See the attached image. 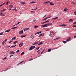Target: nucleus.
<instances>
[{"mask_svg":"<svg viewBox=\"0 0 76 76\" xmlns=\"http://www.w3.org/2000/svg\"><path fill=\"white\" fill-rule=\"evenodd\" d=\"M35 48V46H31L29 48V50H33L34 48Z\"/></svg>","mask_w":76,"mask_h":76,"instance_id":"1","label":"nucleus"},{"mask_svg":"<svg viewBox=\"0 0 76 76\" xmlns=\"http://www.w3.org/2000/svg\"><path fill=\"white\" fill-rule=\"evenodd\" d=\"M23 42H21L20 44H19V46L20 47H21L23 46Z\"/></svg>","mask_w":76,"mask_h":76,"instance_id":"2","label":"nucleus"},{"mask_svg":"<svg viewBox=\"0 0 76 76\" xmlns=\"http://www.w3.org/2000/svg\"><path fill=\"white\" fill-rule=\"evenodd\" d=\"M7 39H5V40H4L3 42H2V45H4V43H5V42H7Z\"/></svg>","mask_w":76,"mask_h":76,"instance_id":"3","label":"nucleus"},{"mask_svg":"<svg viewBox=\"0 0 76 76\" xmlns=\"http://www.w3.org/2000/svg\"><path fill=\"white\" fill-rule=\"evenodd\" d=\"M0 15L1 17H4L5 16V15H4L3 14L0 12Z\"/></svg>","mask_w":76,"mask_h":76,"instance_id":"4","label":"nucleus"},{"mask_svg":"<svg viewBox=\"0 0 76 76\" xmlns=\"http://www.w3.org/2000/svg\"><path fill=\"white\" fill-rule=\"evenodd\" d=\"M23 30L21 31H20V32H19V34H22V33H23Z\"/></svg>","mask_w":76,"mask_h":76,"instance_id":"5","label":"nucleus"},{"mask_svg":"<svg viewBox=\"0 0 76 76\" xmlns=\"http://www.w3.org/2000/svg\"><path fill=\"white\" fill-rule=\"evenodd\" d=\"M19 42L18 41H15V42H13L12 43V44H15L16 43H18Z\"/></svg>","mask_w":76,"mask_h":76,"instance_id":"6","label":"nucleus"},{"mask_svg":"<svg viewBox=\"0 0 76 76\" xmlns=\"http://www.w3.org/2000/svg\"><path fill=\"white\" fill-rule=\"evenodd\" d=\"M10 54H15V52H14L12 51L10 52Z\"/></svg>","mask_w":76,"mask_h":76,"instance_id":"7","label":"nucleus"},{"mask_svg":"<svg viewBox=\"0 0 76 76\" xmlns=\"http://www.w3.org/2000/svg\"><path fill=\"white\" fill-rule=\"evenodd\" d=\"M45 25H47L48 26H50V25H52V23H49L48 24H45Z\"/></svg>","mask_w":76,"mask_h":76,"instance_id":"8","label":"nucleus"},{"mask_svg":"<svg viewBox=\"0 0 76 76\" xmlns=\"http://www.w3.org/2000/svg\"><path fill=\"white\" fill-rule=\"evenodd\" d=\"M41 32H42V31H39V32L36 33L35 34V35H37V34H39L41 33Z\"/></svg>","mask_w":76,"mask_h":76,"instance_id":"9","label":"nucleus"},{"mask_svg":"<svg viewBox=\"0 0 76 76\" xmlns=\"http://www.w3.org/2000/svg\"><path fill=\"white\" fill-rule=\"evenodd\" d=\"M70 39H71V37H69L68 38V39H66V41L67 42H68V41H69V40H70Z\"/></svg>","mask_w":76,"mask_h":76,"instance_id":"10","label":"nucleus"},{"mask_svg":"<svg viewBox=\"0 0 76 76\" xmlns=\"http://www.w3.org/2000/svg\"><path fill=\"white\" fill-rule=\"evenodd\" d=\"M24 62V61H22V62H21L19 63H18V64H17V65L18 66V65H19L20 64H21L22 63H23Z\"/></svg>","mask_w":76,"mask_h":76,"instance_id":"11","label":"nucleus"},{"mask_svg":"<svg viewBox=\"0 0 76 76\" xmlns=\"http://www.w3.org/2000/svg\"><path fill=\"white\" fill-rule=\"evenodd\" d=\"M34 37V36H33V34H32L31 36V38L33 39Z\"/></svg>","mask_w":76,"mask_h":76,"instance_id":"12","label":"nucleus"},{"mask_svg":"<svg viewBox=\"0 0 76 76\" xmlns=\"http://www.w3.org/2000/svg\"><path fill=\"white\" fill-rule=\"evenodd\" d=\"M67 10H68V9L67 8H65L64 10V12H66V11H67Z\"/></svg>","mask_w":76,"mask_h":76,"instance_id":"13","label":"nucleus"},{"mask_svg":"<svg viewBox=\"0 0 76 76\" xmlns=\"http://www.w3.org/2000/svg\"><path fill=\"white\" fill-rule=\"evenodd\" d=\"M58 18V17H56L55 18H52V20H54V19H57Z\"/></svg>","mask_w":76,"mask_h":76,"instance_id":"14","label":"nucleus"},{"mask_svg":"<svg viewBox=\"0 0 76 76\" xmlns=\"http://www.w3.org/2000/svg\"><path fill=\"white\" fill-rule=\"evenodd\" d=\"M10 29L7 30V31H5V32H8L10 31Z\"/></svg>","mask_w":76,"mask_h":76,"instance_id":"15","label":"nucleus"},{"mask_svg":"<svg viewBox=\"0 0 76 76\" xmlns=\"http://www.w3.org/2000/svg\"><path fill=\"white\" fill-rule=\"evenodd\" d=\"M35 2H36V1H33L31 2H30L29 4L35 3Z\"/></svg>","mask_w":76,"mask_h":76,"instance_id":"16","label":"nucleus"},{"mask_svg":"<svg viewBox=\"0 0 76 76\" xmlns=\"http://www.w3.org/2000/svg\"><path fill=\"white\" fill-rule=\"evenodd\" d=\"M68 22H73V20L72 19H70L69 20Z\"/></svg>","mask_w":76,"mask_h":76,"instance_id":"17","label":"nucleus"},{"mask_svg":"<svg viewBox=\"0 0 76 76\" xmlns=\"http://www.w3.org/2000/svg\"><path fill=\"white\" fill-rule=\"evenodd\" d=\"M26 37V35H25V36L22 35L21 36V38H23Z\"/></svg>","mask_w":76,"mask_h":76,"instance_id":"18","label":"nucleus"},{"mask_svg":"<svg viewBox=\"0 0 76 76\" xmlns=\"http://www.w3.org/2000/svg\"><path fill=\"white\" fill-rule=\"evenodd\" d=\"M25 4V3L24 2H21V4L24 5Z\"/></svg>","mask_w":76,"mask_h":76,"instance_id":"19","label":"nucleus"},{"mask_svg":"<svg viewBox=\"0 0 76 76\" xmlns=\"http://www.w3.org/2000/svg\"><path fill=\"white\" fill-rule=\"evenodd\" d=\"M16 37H13V38H12V40H15V39H16Z\"/></svg>","mask_w":76,"mask_h":76,"instance_id":"20","label":"nucleus"},{"mask_svg":"<svg viewBox=\"0 0 76 76\" xmlns=\"http://www.w3.org/2000/svg\"><path fill=\"white\" fill-rule=\"evenodd\" d=\"M42 26H45V27H47L48 26V25L47 24H45L44 25H43Z\"/></svg>","mask_w":76,"mask_h":76,"instance_id":"21","label":"nucleus"},{"mask_svg":"<svg viewBox=\"0 0 76 76\" xmlns=\"http://www.w3.org/2000/svg\"><path fill=\"white\" fill-rule=\"evenodd\" d=\"M51 49H49L48 50V52H50L51 51Z\"/></svg>","mask_w":76,"mask_h":76,"instance_id":"22","label":"nucleus"},{"mask_svg":"<svg viewBox=\"0 0 76 76\" xmlns=\"http://www.w3.org/2000/svg\"><path fill=\"white\" fill-rule=\"evenodd\" d=\"M42 42H40V43L38 44V45H42Z\"/></svg>","mask_w":76,"mask_h":76,"instance_id":"23","label":"nucleus"},{"mask_svg":"<svg viewBox=\"0 0 76 76\" xmlns=\"http://www.w3.org/2000/svg\"><path fill=\"white\" fill-rule=\"evenodd\" d=\"M38 43H38V42H35L33 44V45H37V44H38Z\"/></svg>","mask_w":76,"mask_h":76,"instance_id":"24","label":"nucleus"},{"mask_svg":"<svg viewBox=\"0 0 76 76\" xmlns=\"http://www.w3.org/2000/svg\"><path fill=\"white\" fill-rule=\"evenodd\" d=\"M35 28H36L37 27H39V26H34Z\"/></svg>","mask_w":76,"mask_h":76,"instance_id":"25","label":"nucleus"},{"mask_svg":"<svg viewBox=\"0 0 76 76\" xmlns=\"http://www.w3.org/2000/svg\"><path fill=\"white\" fill-rule=\"evenodd\" d=\"M17 27H15L14 28H12V29H15L16 28H17Z\"/></svg>","mask_w":76,"mask_h":76,"instance_id":"26","label":"nucleus"},{"mask_svg":"<svg viewBox=\"0 0 76 76\" xmlns=\"http://www.w3.org/2000/svg\"><path fill=\"white\" fill-rule=\"evenodd\" d=\"M12 7H13V6L12 5H10V6H9V7L10 8H12Z\"/></svg>","mask_w":76,"mask_h":76,"instance_id":"27","label":"nucleus"},{"mask_svg":"<svg viewBox=\"0 0 76 76\" xmlns=\"http://www.w3.org/2000/svg\"><path fill=\"white\" fill-rule=\"evenodd\" d=\"M49 3V1H45V4H48V3Z\"/></svg>","mask_w":76,"mask_h":76,"instance_id":"28","label":"nucleus"},{"mask_svg":"<svg viewBox=\"0 0 76 76\" xmlns=\"http://www.w3.org/2000/svg\"><path fill=\"white\" fill-rule=\"evenodd\" d=\"M50 5H54V4H53L51 2H50Z\"/></svg>","mask_w":76,"mask_h":76,"instance_id":"29","label":"nucleus"},{"mask_svg":"<svg viewBox=\"0 0 76 76\" xmlns=\"http://www.w3.org/2000/svg\"><path fill=\"white\" fill-rule=\"evenodd\" d=\"M47 18H44L42 20V21H44L45 20H46V19H47Z\"/></svg>","mask_w":76,"mask_h":76,"instance_id":"30","label":"nucleus"},{"mask_svg":"<svg viewBox=\"0 0 76 76\" xmlns=\"http://www.w3.org/2000/svg\"><path fill=\"white\" fill-rule=\"evenodd\" d=\"M46 23H47V22H42V23H41V24H45Z\"/></svg>","mask_w":76,"mask_h":76,"instance_id":"31","label":"nucleus"},{"mask_svg":"<svg viewBox=\"0 0 76 76\" xmlns=\"http://www.w3.org/2000/svg\"><path fill=\"white\" fill-rule=\"evenodd\" d=\"M63 42L64 44H66V43L67 42L66 41H63Z\"/></svg>","mask_w":76,"mask_h":76,"instance_id":"32","label":"nucleus"},{"mask_svg":"<svg viewBox=\"0 0 76 76\" xmlns=\"http://www.w3.org/2000/svg\"><path fill=\"white\" fill-rule=\"evenodd\" d=\"M16 46V45H14V46H11V47H10V48L15 47Z\"/></svg>","mask_w":76,"mask_h":76,"instance_id":"33","label":"nucleus"},{"mask_svg":"<svg viewBox=\"0 0 76 76\" xmlns=\"http://www.w3.org/2000/svg\"><path fill=\"white\" fill-rule=\"evenodd\" d=\"M61 25H62L63 26H66L67 25H65V24H62Z\"/></svg>","mask_w":76,"mask_h":76,"instance_id":"34","label":"nucleus"},{"mask_svg":"<svg viewBox=\"0 0 76 76\" xmlns=\"http://www.w3.org/2000/svg\"><path fill=\"white\" fill-rule=\"evenodd\" d=\"M52 18V16H49V17H47V18H48H48Z\"/></svg>","mask_w":76,"mask_h":76,"instance_id":"35","label":"nucleus"},{"mask_svg":"<svg viewBox=\"0 0 76 76\" xmlns=\"http://www.w3.org/2000/svg\"><path fill=\"white\" fill-rule=\"evenodd\" d=\"M49 20H48L47 21H45V22H46V23L49 22Z\"/></svg>","mask_w":76,"mask_h":76,"instance_id":"36","label":"nucleus"},{"mask_svg":"<svg viewBox=\"0 0 76 76\" xmlns=\"http://www.w3.org/2000/svg\"><path fill=\"white\" fill-rule=\"evenodd\" d=\"M9 1H7V2L6 3V4H7V5H8V4H9Z\"/></svg>","mask_w":76,"mask_h":76,"instance_id":"37","label":"nucleus"},{"mask_svg":"<svg viewBox=\"0 0 76 76\" xmlns=\"http://www.w3.org/2000/svg\"><path fill=\"white\" fill-rule=\"evenodd\" d=\"M39 35L43 36H44V34H40Z\"/></svg>","mask_w":76,"mask_h":76,"instance_id":"38","label":"nucleus"},{"mask_svg":"<svg viewBox=\"0 0 76 76\" xmlns=\"http://www.w3.org/2000/svg\"><path fill=\"white\" fill-rule=\"evenodd\" d=\"M24 53V52H23L21 54V55H23Z\"/></svg>","mask_w":76,"mask_h":76,"instance_id":"39","label":"nucleus"},{"mask_svg":"<svg viewBox=\"0 0 76 76\" xmlns=\"http://www.w3.org/2000/svg\"><path fill=\"white\" fill-rule=\"evenodd\" d=\"M39 49V47H38V48H37V50Z\"/></svg>","mask_w":76,"mask_h":76,"instance_id":"40","label":"nucleus"},{"mask_svg":"<svg viewBox=\"0 0 76 76\" xmlns=\"http://www.w3.org/2000/svg\"><path fill=\"white\" fill-rule=\"evenodd\" d=\"M7 58V57H5L4 58V59H3V60H5V59H6Z\"/></svg>","mask_w":76,"mask_h":76,"instance_id":"41","label":"nucleus"},{"mask_svg":"<svg viewBox=\"0 0 76 76\" xmlns=\"http://www.w3.org/2000/svg\"><path fill=\"white\" fill-rule=\"evenodd\" d=\"M72 27L74 28V27H76V25H75V26H72Z\"/></svg>","mask_w":76,"mask_h":76,"instance_id":"42","label":"nucleus"},{"mask_svg":"<svg viewBox=\"0 0 76 76\" xmlns=\"http://www.w3.org/2000/svg\"><path fill=\"white\" fill-rule=\"evenodd\" d=\"M5 10H5V9H4V10H2L1 11H4Z\"/></svg>","mask_w":76,"mask_h":76,"instance_id":"43","label":"nucleus"},{"mask_svg":"<svg viewBox=\"0 0 76 76\" xmlns=\"http://www.w3.org/2000/svg\"><path fill=\"white\" fill-rule=\"evenodd\" d=\"M19 50H18L16 52V53H18L19 52Z\"/></svg>","mask_w":76,"mask_h":76,"instance_id":"44","label":"nucleus"},{"mask_svg":"<svg viewBox=\"0 0 76 76\" xmlns=\"http://www.w3.org/2000/svg\"><path fill=\"white\" fill-rule=\"evenodd\" d=\"M13 10H15V11H16L17 10L16 8L14 9H13Z\"/></svg>","mask_w":76,"mask_h":76,"instance_id":"45","label":"nucleus"},{"mask_svg":"<svg viewBox=\"0 0 76 76\" xmlns=\"http://www.w3.org/2000/svg\"><path fill=\"white\" fill-rule=\"evenodd\" d=\"M32 60V58H31L30 59L29 61H31V60Z\"/></svg>","mask_w":76,"mask_h":76,"instance_id":"46","label":"nucleus"},{"mask_svg":"<svg viewBox=\"0 0 76 76\" xmlns=\"http://www.w3.org/2000/svg\"><path fill=\"white\" fill-rule=\"evenodd\" d=\"M13 42V41H10V42H9V43H10L11 42Z\"/></svg>","mask_w":76,"mask_h":76,"instance_id":"47","label":"nucleus"},{"mask_svg":"<svg viewBox=\"0 0 76 76\" xmlns=\"http://www.w3.org/2000/svg\"><path fill=\"white\" fill-rule=\"evenodd\" d=\"M3 34V33H1L0 34V35H1Z\"/></svg>","mask_w":76,"mask_h":76,"instance_id":"48","label":"nucleus"},{"mask_svg":"<svg viewBox=\"0 0 76 76\" xmlns=\"http://www.w3.org/2000/svg\"><path fill=\"white\" fill-rule=\"evenodd\" d=\"M42 28H44V27H45V26H43V25H42V26H41Z\"/></svg>","mask_w":76,"mask_h":76,"instance_id":"49","label":"nucleus"},{"mask_svg":"<svg viewBox=\"0 0 76 76\" xmlns=\"http://www.w3.org/2000/svg\"><path fill=\"white\" fill-rule=\"evenodd\" d=\"M20 23H21L20 22H18V23L17 24H19Z\"/></svg>","mask_w":76,"mask_h":76,"instance_id":"50","label":"nucleus"},{"mask_svg":"<svg viewBox=\"0 0 76 76\" xmlns=\"http://www.w3.org/2000/svg\"><path fill=\"white\" fill-rule=\"evenodd\" d=\"M29 30V28H26V30Z\"/></svg>","mask_w":76,"mask_h":76,"instance_id":"51","label":"nucleus"},{"mask_svg":"<svg viewBox=\"0 0 76 76\" xmlns=\"http://www.w3.org/2000/svg\"><path fill=\"white\" fill-rule=\"evenodd\" d=\"M76 24V22H75L73 23V25H74V24Z\"/></svg>","mask_w":76,"mask_h":76,"instance_id":"52","label":"nucleus"},{"mask_svg":"<svg viewBox=\"0 0 76 76\" xmlns=\"http://www.w3.org/2000/svg\"><path fill=\"white\" fill-rule=\"evenodd\" d=\"M59 39V38H56V39H54V40H56V39Z\"/></svg>","mask_w":76,"mask_h":76,"instance_id":"53","label":"nucleus"},{"mask_svg":"<svg viewBox=\"0 0 76 76\" xmlns=\"http://www.w3.org/2000/svg\"><path fill=\"white\" fill-rule=\"evenodd\" d=\"M39 51H40V50H38L37 51V53Z\"/></svg>","mask_w":76,"mask_h":76,"instance_id":"54","label":"nucleus"},{"mask_svg":"<svg viewBox=\"0 0 76 76\" xmlns=\"http://www.w3.org/2000/svg\"><path fill=\"white\" fill-rule=\"evenodd\" d=\"M49 36H50V37H52V34H50V35H49Z\"/></svg>","mask_w":76,"mask_h":76,"instance_id":"55","label":"nucleus"},{"mask_svg":"<svg viewBox=\"0 0 76 76\" xmlns=\"http://www.w3.org/2000/svg\"><path fill=\"white\" fill-rule=\"evenodd\" d=\"M12 56H13V55H10V57H11Z\"/></svg>","mask_w":76,"mask_h":76,"instance_id":"56","label":"nucleus"},{"mask_svg":"<svg viewBox=\"0 0 76 76\" xmlns=\"http://www.w3.org/2000/svg\"><path fill=\"white\" fill-rule=\"evenodd\" d=\"M74 14L75 15H76V13L75 12H74Z\"/></svg>","mask_w":76,"mask_h":76,"instance_id":"57","label":"nucleus"},{"mask_svg":"<svg viewBox=\"0 0 76 76\" xmlns=\"http://www.w3.org/2000/svg\"><path fill=\"white\" fill-rule=\"evenodd\" d=\"M41 36H41V35H39V36H38V37H41Z\"/></svg>","mask_w":76,"mask_h":76,"instance_id":"58","label":"nucleus"},{"mask_svg":"<svg viewBox=\"0 0 76 76\" xmlns=\"http://www.w3.org/2000/svg\"><path fill=\"white\" fill-rule=\"evenodd\" d=\"M74 38L75 39L76 38V36H74Z\"/></svg>","mask_w":76,"mask_h":76,"instance_id":"59","label":"nucleus"},{"mask_svg":"<svg viewBox=\"0 0 76 76\" xmlns=\"http://www.w3.org/2000/svg\"><path fill=\"white\" fill-rule=\"evenodd\" d=\"M5 4V3H4L2 4L1 5H4Z\"/></svg>","mask_w":76,"mask_h":76,"instance_id":"60","label":"nucleus"},{"mask_svg":"<svg viewBox=\"0 0 76 76\" xmlns=\"http://www.w3.org/2000/svg\"><path fill=\"white\" fill-rule=\"evenodd\" d=\"M32 10L35 11V10H35V9H32Z\"/></svg>","mask_w":76,"mask_h":76,"instance_id":"61","label":"nucleus"},{"mask_svg":"<svg viewBox=\"0 0 76 76\" xmlns=\"http://www.w3.org/2000/svg\"><path fill=\"white\" fill-rule=\"evenodd\" d=\"M4 12V11H0V12L2 13V12Z\"/></svg>","mask_w":76,"mask_h":76,"instance_id":"62","label":"nucleus"},{"mask_svg":"<svg viewBox=\"0 0 76 76\" xmlns=\"http://www.w3.org/2000/svg\"><path fill=\"white\" fill-rule=\"evenodd\" d=\"M34 12L33 11H31V13H33V12Z\"/></svg>","mask_w":76,"mask_h":76,"instance_id":"63","label":"nucleus"},{"mask_svg":"<svg viewBox=\"0 0 76 76\" xmlns=\"http://www.w3.org/2000/svg\"><path fill=\"white\" fill-rule=\"evenodd\" d=\"M35 21H36V20H33V22H35Z\"/></svg>","mask_w":76,"mask_h":76,"instance_id":"64","label":"nucleus"}]
</instances>
